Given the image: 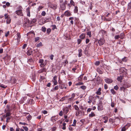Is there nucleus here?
Returning <instances> with one entry per match:
<instances>
[{"label": "nucleus", "mask_w": 131, "mask_h": 131, "mask_svg": "<svg viewBox=\"0 0 131 131\" xmlns=\"http://www.w3.org/2000/svg\"><path fill=\"white\" fill-rule=\"evenodd\" d=\"M5 17L4 23H6L7 24H9L10 23L11 19L9 15L7 13H5L4 15Z\"/></svg>", "instance_id": "nucleus-1"}, {"label": "nucleus", "mask_w": 131, "mask_h": 131, "mask_svg": "<svg viewBox=\"0 0 131 131\" xmlns=\"http://www.w3.org/2000/svg\"><path fill=\"white\" fill-rule=\"evenodd\" d=\"M111 15V14L109 13H108L107 14L105 15V17H102V19H104V20L105 21H110L111 20V18H107V17H108L109 16H110Z\"/></svg>", "instance_id": "nucleus-2"}, {"label": "nucleus", "mask_w": 131, "mask_h": 131, "mask_svg": "<svg viewBox=\"0 0 131 131\" xmlns=\"http://www.w3.org/2000/svg\"><path fill=\"white\" fill-rule=\"evenodd\" d=\"M130 126V123H128L122 128L121 131H125Z\"/></svg>", "instance_id": "nucleus-3"}, {"label": "nucleus", "mask_w": 131, "mask_h": 131, "mask_svg": "<svg viewBox=\"0 0 131 131\" xmlns=\"http://www.w3.org/2000/svg\"><path fill=\"white\" fill-rule=\"evenodd\" d=\"M105 42V40L103 38L100 39L98 41V43L100 45H103Z\"/></svg>", "instance_id": "nucleus-4"}, {"label": "nucleus", "mask_w": 131, "mask_h": 131, "mask_svg": "<svg viewBox=\"0 0 131 131\" xmlns=\"http://www.w3.org/2000/svg\"><path fill=\"white\" fill-rule=\"evenodd\" d=\"M16 37L17 38L15 39L17 40V41L18 42H19L21 38V36L20 34L19 33H17L16 35Z\"/></svg>", "instance_id": "nucleus-5"}, {"label": "nucleus", "mask_w": 131, "mask_h": 131, "mask_svg": "<svg viewBox=\"0 0 131 131\" xmlns=\"http://www.w3.org/2000/svg\"><path fill=\"white\" fill-rule=\"evenodd\" d=\"M57 77L56 76H54L53 78V80H52L53 82L54 85H56L57 84Z\"/></svg>", "instance_id": "nucleus-6"}, {"label": "nucleus", "mask_w": 131, "mask_h": 131, "mask_svg": "<svg viewBox=\"0 0 131 131\" xmlns=\"http://www.w3.org/2000/svg\"><path fill=\"white\" fill-rule=\"evenodd\" d=\"M117 59L118 60V62L120 63H122V61L126 62L127 61V57H124V58H122V61L119 60L118 58H117Z\"/></svg>", "instance_id": "nucleus-7"}, {"label": "nucleus", "mask_w": 131, "mask_h": 131, "mask_svg": "<svg viewBox=\"0 0 131 131\" xmlns=\"http://www.w3.org/2000/svg\"><path fill=\"white\" fill-rule=\"evenodd\" d=\"M98 109L99 110H101L103 109V107L102 104L100 103V102L98 104Z\"/></svg>", "instance_id": "nucleus-8"}, {"label": "nucleus", "mask_w": 131, "mask_h": 131, "mask_svg": "<svg viewBox=\"0 0 131 131\" xmlns=\"http://www.w3.org/2000/svg\"><path fill=\"white\" fill-rule=\"evenodd\" d=\"M50 6L51 8L54 9H56L57 7V5L56 4H52L50 5Z\"/></svg>", "instance_id": "nucleus-9"}, {"label": "nucleus", "mask_w": 131, "mask_h": 131, "mask_svg": "<svg viewBox=\"0 0 131 131\" xmlns=\"http://www.w3.org/2000/svg\"><path fill=\"white\" fill-rule=\"evenodd\" d=\"M69 108L68 107H65L63 108V112L64 114H66L69 111Z\"/></svg>", "instance_id": "nucleus-10"}, {"label": "nucleus", "mask_w": 131, "mask_h": 131, "mask_svg": "<svg viewBox=\"0 0 131 131\" xmlns=\"http://www.w3.org/2000/svg\"><path fill=\"white\" fill-rule=\"evenodd\" d=\"M43 60L42 59H40L39 60V63H40V66L41 67H43L44 66V64L43 63Z\"/></svg>", "instance_id": "nucleus-11"}, {"label": "nucleus", "mask_w": 131, "mask_h": 131, "mask_svg": "<svg viewBox=\"0 0 131 131\" xmlns=\"http://www.w3.org/2000/svg\"><path fill=\"white\" fill-rule=\"evenodd\" d=\"M101 88H100L98 89V90H97V91L95 93H96L98 95H100L101 94Z\"/></svg>", "instance_id": "nucleus-12"}, {"label": "nucleus", "mask_w": 131, "mask_h": 131, "mask_svg": "<svg viewBox=\"0 0 131 131\" xmlns=\"http://www.w3.org/2000/svg\"><path fill=\"white\" fill-rule=\"evenodd\" d=\"M60 6L62 10H64L65 9L66 6L65 4L64 3H63L62 4H61Z\"/></svg>", "instance_id": "nucleus-13"}, {"label": "nucleus", "mask_w": 131, "mask_h": 131, "mask_svg": "<svg viewBox=\"0 0 131 131\" xmlns=\"http://www.w3.org/2000/svg\"><path fill=\"white\" fill-rule=\"evenodd\" d=\"M105 81L106 83H111L113 82L112 80L108 78L105 79Z\"/></svg>", "instance_id": "nucleus-14"}, {"label": "nucleus", "mask_w": 131, "mask_h": 131, "mask_svg": "<svg viewBox=\"0 0 131 131\" xmlns=\"http://www.w3.org/2000/svg\"><path fill=\"white\" fill-rule=\"evenodd\" d=\"M64 14L65 16L68 17L70 16L71 15L70 12L69 11H66L65 12Z\"/></svg>", "instance_id": "nucleus-15"}, {"label": "nucleus", "mask_w": 131, "mask_h": 131, "mask_svg": "<svg viewBox=\"0 0 131 131\" xmlns=\"http://www.w3.org/2000/svg\"><path fill=\"white\" fill-rule=\"evenodd\" d=\"M16 13L18 15L22 16V11L21 10H19L16 11Z\"/></svg>", "instance_id": "nucleus-16"}, {"label": "nucleus", "mask_w": 131, "mask_h": 131, "mask_svg": "<svg viewBox=\"0 0 131 131\" xmlns=\"http://www.w3.org/2000/svg\"><path fill=\"white\" fill-rule=\"evenodd\" d=\"M123 77L121 75H120V76H118L117 77V79L118 81H119L120 82H122V80L123 79Z\"/></svg>", "instance_id": "nucleus-17"}, {"label": "nucleus", "mask_w": 131, "mask_h": 131, "mask_svg": "<svg viewBox=\"0 0 131 131\" xmlns=\"http://www.w3.org/2000/svg\"><path fill=\"white\" fill-rule=\"evenodd\" d=\"M26 13L27 16L29 17H30V12L29 8H27Z\"/></svg>", "instance_id": "nucleus-18"}, {"label": "nucleus", "mask_w": 131, "mask_h": 131, "mask_svg": "<svg viewBox=\"0 0 131 131\" xmlns=\"http://www.w3.org/2000/svg\"><path fill=\"white\" fill-rule=\"evenodd\" d=\"M55 116H52L51 118V121L53 122L54 121H56L57 120V118H55Z\"/></svg>", "instance_id": "nucleus-19"}, {"label": "nucleus", "mask_w": 131, "mask_h": 131, "mask_svg": "<svg viewBox=\"0 0 131 131\" xmlns=\"http://www.w3.org/2000/svg\"><path fill=\"white\" fill-rule=\"evenodd\" d=\"M115 121L117 122L116 125H117L118 124H119L120 123V120L118 118H116V117H115Z\"/></svg>", "instance_id": "nucleus-20"}, {"label": "nucleus", "mask_w": 131, "mask_h": 131, "mask_svg": "<svg viewBox=\"0 0 131 131\" xmlns=\"http://www.w3.org/2000/svg\"><path fill=\"white\" fill-rule=\"evenodd\" d=\"M85 34H82L80 35V38L81 39H83L85 37Z\"/></svg>", "instance_id": "nucleus-21"}, {"label": "nucleus", "mask_w": 131, "mask_h": 131, "mask_svg": "<svg viewBox=\"0 0 131 131\" xmlns=\"http://www.w3.org/2000/svg\"><path fill=\"white\" fill-rule=\"evenodd\" d=\"M81 111L80 110H78L76 112V113L75 114V115L77 116H80L79 114L80 113H81Z\"/></svg>", "instance_id": "nucleus-22"}, {"label": "nucleus", "mask_w": 131, "mask_h": 131, "mask_svg": "<svg viewBox=\"0 0 131 131\" xmlns=\"http://www.w3.org/2000/svg\"><path fill=\"white\" fill-rule=\"evenodd\" d=\"M106 34V31L104 30H101L100 31L99 34H103V36L105 34Z\"/></svg>", "instance_id": "nucleus-23"}, {"label": "nucleus", "mask_w": 131, "mask_h": 131, "mask_svg": "<svg viewBox=\"0 0 131 131\" xmlns=\"http://www.w3.org/2000/svg\"><path fill=\"white\" fill-rule=\"evenodd\" d=\"M79 55H78V56L79 57H81L82 55V50L81 49H80L79 50Z\"/></svg>", "instance_id": "nucleus-24"}, {"label": "nucleus", "mask_w": 131, "mask_h": 131, "mask_svg": "<svg viewBox=\"0 0 131 131\" xmlns=\"http://www.w3.org/2000/svg\"><path fill=\"white\" fill-rule=\"evenodd\" d=\"M43 46L42 43L41 42H40L38 44L36 45V47H41Z\"/></svg>", "instance_id": "nucleus-25"}, {"label": "nucleus", "mask_w": 131, "mask_h": 131, "mask_svg": "<svg viewBox=\"0 0 131 131\" xmlns=\"http://www.w3.org/2000/svg\"><path fill=\"white\" fill-rule=\"evenodd\" d=\"M95 116V114L94 113L92 112L91 113L89 114V117H94Z\"/></svg>", "instance_id": "nucleus-26"}, {"label": "nucleus", "mask_w": 131, "mask_h": 131, "mask_svg": "<svg viewBox=\"0 0 131 131\" xmlns=\"http://www.w3.org/2000/svg\"><path fill=\"white\" fill-rule=\"evenodd\" d=\"M131 9V0L130 2L129 3L128 5V9Z\"/></svg>", "instance_id": "nucleus-27"}, {"label": "nucleus", "mask_w": 131, "mask_h": 131, "mask_svg": "<svg viewBox=\"0 0 131 131\" xmlns=\"http://www.w3.org/2000/svg\"><path fill=\"white\" fill-rule=\"evenodd\" d=\"M64 85L62 84H60L59 85V88L61 89H63L64 88Z\"/></svg>", "instance_id": "nucleus-28"}, {"label": "nucleus", "mask_w": 131, "mask_h": 131, "mask_svg": "<svg viewBox=\"0 0 131 131\" xmlns=\"http://www.w3.org/2000/svg\"><path fill=\"white\" fill-rule=\"evenodd\" d=\"M83 75V74H81L79 77L78 78V80H79L81 81L82 80Z\"/></svg>", "instance_id": "nucleus-29"}, {"label": "nucleus", "mask_w": 131, "mask_h": 131, "mask_svg": "<svg viewBox=\"0 0 131 131\" xmlns=\"http://www.w3.org/2000/svg\"><path fill=\"white\" fill-rule=\"evenodd\" d=\"M78 11V8L77 6H75L74 9V12L75 13H77Z\"/></svg>", "instance_id": "nucleus-30"}, {"label": "nucleus", "mask_w": 131, "mask_h": 131, "mask_svg": "<svg viewBox=\"0 0 131 131\" xmlns=\"http://www.w3.org/2000/svg\"><path fill=\"white\" fill-rule=\"evenodd\" d=\"M31 116L30 115H29L27 116L26 117L28 121L30 120L31 119Z\"/></svg>", "instance_id": "nucleus-31"}, {"label": "nucleus", "mask_w": 131, "mask_h": 131, "mask_svg": "<svg viewBox=\"0 0 131 131\" xmlns=\"http://www.w3.org/2000/svg\"><path fill=\"white\" fill-rule=\"evenodd\" d=\"M74 107L75 110L78 111L79 110V109L78 107V106L76 105H75L74 106Z\"/></svg>", "instance_id": "nucleus-32"}, {"label": "nucleus", "mask_w": 131, "mask_h": 131, "mask_svg": "<svg viewBox=\"0 0 131 131\" xmlns=\"http://www.w3.org/2000/svg\"><path fill=\"white\" fill-rule=\"evenodd\" d=\"M16 79L15 78H12L11 80V82H12L13 83H15Z\"/></svg>", "instance_id": "nucleus-33"}, {"label": "nucleus", "mask_w": 131, "mask_h": 131, "mask_svg": "<svg viewBox=\"0 0 131 131\" xmlns=\"http://www.w3.org/2000/svg\"><path fill=\"white\" fill-rule=\"evenodd\" d=\"M83 84V83L82 82H79L77 83H76L75 85H82Z\"/></svg>", "instance_id": "nucleus-34"}, {"label": "nucleus", "mask_w": 131, "mask_h": 131, "mask_svg": "<svg viewBox=\"0 0 131 131\" xmlns=\"http://www.w3.org/2000/svg\"><path fill=\"white\" fill-rule=\"evenodd\" d=\"M46 28L44 26L42 27L41 28V30L44 32H45L46 30Z\"/></svg>", "instance_id": "nucleus-35"}, {"label": "nucleus", "mask_w": 131, "mask_h": 131, "mask_svg": "<svg viewBox=\"0 0 131 131\" xmlns=\"http://www.w3.org/2000/svg\"><path fill=\"white\" fill-rule=\"evenodd\" d=\"M40 39V38L39 37H36L35 38V41L36 42L38 41Z\"/></svg>", "instance_id": "nucleus-36"}, {"label": "nucleus", "mask_w": 131, "mask_h": 131, "mask_svg": "<svg viewBox=\"0 0 131 131\" xmlns=\"http://www.w3.org/2000/svg\"><path fill=\"white\" fill-rule=\"evenodd\" d=\"M82 41V40L80 39H77L78 44H79Z\"/></svg>", "instance_id": "nucleus-37"}, {"label": "nucleus", "mask_w": 131, "mask_h": 131, "mask_svg": "<svg viewBox=\"0 0 131 131\" xmlns=\"http://www.w3.org/2000/svg\"><path fill=\"white\" fill-rule=\"evenodd\" d=\"M80 87L83 90H85L86 88V86L84 85L81 86Z\"/></svg>", "instance_id": "nucleus-38"}, {"label": "nucleus", "mask_w": 131, "mask_h": 131, "mask_svg": "<svg viewBox=\"0 0 131 131\" xmlns=\"http://www.w3.org/2000/svg\"><path fill=\"white\" fill-rule=\"evenodd\" d=\"M120 37L121 38H123L124 37V34L123 33H122L120 34Z\"/></svg>", "instance_id": "nucleus-39"}, {"label": "nucleus", "mask_w": 131, "mask_h": 131, "mask_svg": "<svg viewBox=\"0 0 131 131\" xmlns=\"http://www.w3.org/2000/svg\"><path fill=\"white\" fill-rule=\"evenodd\" d=\"M10 115V113L9 112H7L6 113V117L9 116Z\"/></svg>", "instance_id": "nucleus-40"}, {"label": "nucleus", "mask_w": 131, "mask_h": 131, "mask_svg": "<svg viewBox=\"0 0 131 131\" xmlns=\"http://www.w3.org/2000/svg\"><path fill=\"white\" fill-rule=\"evenodd\" d=\"M22 127H23V128L25 130V131H28V127H27L23 126Z\"/></svg>", "instance_id": "nucleus-41"}, {"label": "nucleus", "mask_w": 131, "mask_h": 131, "mask_svg": "<svg viewBox=\"0 0 131 131\" xmlns=\"http://www.w3.org/2000/svg\"><path fill=\"white\" fill-rule=\"evenodd\" d=\"M91 31H89L87 33V34L89 36V37H90L91 36Z\"/></svg>", "instance_id": "nucleus-42"}, {"label": "nucleus", "mask_w": 131, "mask_h": 131, "mask_svg": "<svg viewBox=\"0 0 131 131\" xmlns=\"http://www.w3.org/2000/svg\"><path fill=\"white\" fill-rule=\"evenodd\" d=\"M52 29L53 30H54L55 29H57L56 26L55 25H52Z\"/></svg>", "instance_id": "nucleus-43"}, {"label": "nucleus", "mask_w": 131, "mask_h": 131, "mask_svg": "<svg viewBox=\"0 0 131 131\" xmlns=\"http://www.w3.org/2000/svg\"><path fill=\"white\" fill-rule=\"evenodd\" d=\"M59 88V86L58 85H57L55 86L53 89L54 91H56Z\"/></svg>", "instance_id": "nucleus-44"}, {"label": "nucleus", "mask_w": 131, "mask_h": 131, "mask_svg": "<svg viewBox=\"0 0 131 131\" xmlns=\"http://www.w3.org/2000/svg\"><path fill=\"white\" fill-rule=\"evenodd\" d=\"M70 4L71 5H74V3L72 0H71L70 1Z\"/></svg>", "instance_id": "nucleus-45"}, {"label": "nucleus", "mask_w": 131, "mask_h": 131, "mask_svg": "<svg viewBox=\"0 0 131 131\" xmlns=\"http://www.w3.org/2000/svg\"><path fill=\"white\" fill-rule=\"evenodd\" d=\"M41 14L42 16H44L46 14V13L45 11H43L42 12Z\"/></svg>", "instance_id": "nucleus-46"}, {"label": "nucleus", "mask_w": 131, "mask_h": 131, "mask_svg": "<svg viewBox=\"0 0 131 131\" xmlns=\"http://www.w3.org/2000/svg\"><path fill=\"white\" fill-rule=\"evenodd\" d=\"M51 30L50 29L48 28L47 29V33L49 34L51 32Z\"/></svg>", "instance_id": "nucleus-47"}, {"label": "nucleus", "mask_w": 131, "mask_h": 131, "mask_svg": "<svg viewBox=\"0 0 131 131\" xmlns=\"http://www.w3.org/2000/svg\"><path fill=\"white\" fill-rule=\"evenodd\" d=\"M100 63V62L99 61H97L95 63V64L96 66L99 65Z\"/></svg>", "instance_id": "nucleus-48"}, {"label": "nucleus", "mask_w": 131, "mask_h": 131, "mask_svg": "<svg viewBox=\"0 0 131 131\" xmlns=\"http://www.w3.org/2000/svg\"><path fill=\"white\" fill-rule=\"evenodd\" d=\"M27 45L26 44H24L22 48L23 49H25V48L26 47Z\"/></svg>", "instance_id": "nucleus-49"}, {"label": "nucleus", "mask_w": 131, "mask_h": 131, "mask_svg": "<svg viewBox=\"0 0 131 131\" xmlns=\"http://www.w3.org/2000/svg\"><path fill=\"white\" fill-rule=\"evenodd\" d=\"M120 37V36L119 35H117L116 36H115V39H118Z\"/></svg>", "instance_id": "nucleus-50"}, {"label": "nucleus", "mask_w": 131, "mask_h": 131, "mask_svg": "<svg viewBox=\"0 0 131 131\" xmlns=\"http://www.w3.org/2000/svg\"><path fill=\"white\" fill-rule=\"evenodd\" d=\"M54 57V56L53 55V54H51L50 56V59L51 60H52L53 59V57Z\"/></svg>", "instance_id": "nucleus-51"}, {"label": "nucleus", "mask_w": 131, "mask_h": 131, "mask_svg": "<svg viewBox=\"0 0 131 131\" xmlns=\"http://www.w3.org/2000/svg\"><path fill=\"white\" fill-rule=\"evenodd\" d=\"M111 93L113 94H115V92L113 89H112L111 90Z\"/></svg>", "instance_id": "nucleus-52"}, {"label": "nucleus", "mask_w": 131, "mask_h": 131, "mask_svg": "<svg viewBox=\"0 0 131 131\" xmlns=\"http://www.w3.org/2000/svg\"><path fill=\"white\" fill-rule=\"evenodd\" d=\"M9 31H8L5 34V36L6 37H7L9 34Z\"/></svg>", "instance_id": "nucleus-53"}, {"label": "nucleus", "mask_w": 131, "mask_h": 131, "mask_svg": "<svg viewBox=\"0 0 131 131\" xmlns=\"http://www.w3.org/2000/svg\"><path fill=\"white\" fill-rule=\"evenodd\" d=\"M59 114L60 116H62L63 115L62 111H60Z\"/></svg>", "instance_id": "nucleus-54"}, {"label": "nucleus", "mask_w": 131, "mask_h": 131, "mask_svg": "<svg viewBox=\"0 0 131 131\" xmlns=\"http://www.w3.org/2000/svg\"><path fill=\"white\" fill-rule=\"evenodd\" d=\"M92 110V109L91 108H88L87 109V111L88 112H90Z\"/></svg>", "instance_id": "nucleus-55"}, {"label": "nucleus", "mask_w": 131, "mask_h": 131, "mask_svg": "<svg viewBox=\"0 0 131 131\" xmlns=\"http://www.w3.org/2000/svg\"><path fill=\"white\" fill-rule=\"evenodd\" d=\"M19 124H21L22 125H25L26 124V123H22L21 122H20L19 123Z\"/></svg>", "instance_id": "nucleus-56"}, {"label": "nucleus", "mask_w": 131, "mask_h": 131, "mask_svg": "<svg viewBox=\"0 0 131 131\" xmlns=\"http://www.w3.org/2000/svg\"><path fill=\"white\" fill-rule=\"evenodd\" d=\"M6 5L7 6H9L10 5V4L9 2H7L6 4Z\"/></svg>", "instance_id": "nucleus-57"}, {"label": "nucleus", "mask_w": 131, "mask_h": 131, "mask_svg": "<svg viewBox=\"0 0 131 131\" xmlns=\"http://www.w3.org/2000/svg\"><path fill=\"white\" fill-rule=\"evenodd\" d=\"M43 113L44 114H46L47 113V112L46 110H44L43 112Z\"/></svg>", "instance_id": "nucleus-58"}, {"label": "nucleus", "mask_w": 131, "mask_h": 131, "mask_svg": "<svg viewBox=\"0 0 131 131\" xmlns=\"http://www.w3.org/2000/svg\"><path fill=\"white\" fill-rule=\"evenodd\" d=\"M89 41V40L88 39H87L86 40V44L88 43Z\"/></svg>", "instance_id": "nucleus-59"}, {"label": "nucleus", "mask_w": 131, "mask_h": 131, "mask_svg": "<svg viewBox=\"0 0 131 131\" xmlns=\"http://www.w3.org/2000/svg\"><path fill=\"white\" fill-rule=\"evenodd\" d=\"M123 89V90L124 91L125 89V88L123 86L122 87L120 88V89L121 90H122Z\"/></svg>", "instance_id": "nucleus-60"}, {"label": "nucleus", "mask_w": 131, "mask_h": 131, "mask_svg": "<svg viewBox=\"0 0 131 131\" xmlns=\"http://www.w3.org/2000/svg\"><path fill=\"white\" fill-rule=\"evenodd\" d=\"M109 121L110 122L112 123L113 122V120L112 118H110L109 119Z\"/></svg>", "instance_id": "nucleus-61"}, {"label": "nucleus", "mask_w": 131, "mask_h": 131, "mask_svg": "<svg viewBox=\"0 0 131 131\" xmlns=\"http://www.w3.org/2000/svg\"><path fill=\"white\" fill-rule=\"evenodd\" d=\"M76 69L77 68H74L72 69V70L74 72H75V71L76 70Z\"/></svg>", "instance_id": "nucleus-62"}, {"label": "nucleus", "mask_w": 131, "mask_h": 131, "mask_svg": "<svg viewBox=\"0 0 131 131\" xmlns=\"http://www.w3.org/2000/svg\"><path fill=\"white\" fill-rule=\"evenodd\" d=\"M57 20L58 21H60V17L59 16H58L57 17Z\"/></svg>", "instance_id": "nucleus-63"}, {"label": "nucleus", "mask_w": 131, "mask_h": 131, "mask_svg": "<svg viewBox=\"0 0 131 131\" xmlns=\"http://www.w3.org/2000/svg\"><path fill=\"white\" fill-rule=\"evenodd\" d=\"M104 89L106 90L107 88V85L106 84H105L104 85Z\"/></svg>", "instance_id": "nucleus-64"}]
</instances>
